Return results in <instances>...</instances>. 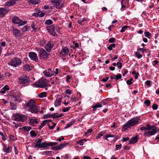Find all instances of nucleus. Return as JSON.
<instances>
[{"label":"nucleus","mask_w":159,"mask_h":159,"mask_svg":"<svg viewBox=\"0 0 159 159\" xmlns=\"http://www.w3.org/2000/svg\"><path fill=\"white\" fill-rule=\"evenodd\" d=\"M140 129L146 132L143 134L144 136L149 137L156 134L157 129L155 125L152 126L147 124L145 126L141 127Z\"/></svg>","instance_id":"1"},{"label":"nucleus","mask_w":159,"mask_h":159,"mask_svg":"<svg viewBox=\"0 0 159 159\" xmlns=\"http://www.w3.org/2000/svg\"><path fill=\"white\" fill-rule=\"evenodd\" d=\"M23 107L25 110H28L32 113H38V107L35 105V100L33 99L30 100Z\"/></svg>","instance_id":"2"},{"label":"nucleus","mask_w":159,"mask_h":159,"mask_svg":"<svg viewBox=\"0 0 159 159\" xmlns=\"http://www.w3.org/2000/svg\"><path fill=\"white\" fill-rule=\"evenodd\" d=\"M140 119L139 117L133 118L128 121L123 126L125 130L138 124Z\"/></svg>","instance_id":"3"},{"label":"nucleus","mask_w":159,"mask_h":159,"mask_svg":"<svg viewBox=\"0 0 159 159\" xmlns=\"http://www.w3.org/2000/svg\"><path fill=\"white\" fill-rule=\"evenodd\" d=\"M34 85L36 87L40 88H45V90H47V88L49 86H51L50 85H49L48 81L47 79L44 78H42L39 80L38 82H35L34 83Z\"/></svg>","instance_id":"4"},{"label":"nucleus","mask_w":159,"mask_h":159,"mask_svg":"<svg viewBox=\"0 0 159 159\" xmlns=\"http://www.w3.org/2000/svg\"><path fill=\"white\" fill-rule=\"evenodd\" d=\"M22 63V61L20 58L14 57L8 63V65L13 67H16L20 65Z\"/></svg>","instance_id":"5"},{"label":"nucleus","mask_w":159,"mask_h":159,"mask_svg":"<svg viewBox=\"0 0 159 159\" xmlns=\"http://www.w3.org/2000/svg\"><path fill=\"white\" fill-rule=\"evenodd\" d=\"M30 78L27 76L22 75L19 79L18 81L19 84L24 86H26L29 85L30 83Z\"/></svg>","instance_id":"6"},{"label":"nucleus","mask_w":159,"mask_h":159,"mask_svg":"<svg viewBox=\"0 0 159 159\" xmlns=\"http://www.w3.org/2000/svg\"><path fill=\"white\" fill-rule=\"evenodd\" d=\"M39 58L40 59H48L49 58L50 54L43 48H41L39 54Z\"/></svg>","instance_id":"7"},{"label":"nucleus","mask_w":159,"mask_h":159,"mask_svg":"<svg viewBox=\"0 0 159 159\" xmlns=\"http://www.w3.org/2000/svg\"><path fill=\"white\" fill-rule=\"evenodd\" d=\"M50 2L54 7L57 9H61L64 7V2L61 0H53Z\"/></svg>","instance_id":"8"},{"label":"nucleus","mask_w":159,"mask_h":159,"mask_svg":"<svg viewBox=\"0 0 159 159\" xmlns=\"http://www.w3.org/2000/svg\"><path fill=\"white\" fill-rule=\"evenodd\" d=\"M12 21L15 24H19L18 25L19 26L26 24L27 23L26 21H23L16 16H14L12 17Z\"/></svg>","instance_id":"9"},{"label":"nucleus","mask_w":159,"mask_h":159,"mask_svg":"<svg viewBox=\"0 0 159 159\" xmlns=\"http://www.w3.org/2000/svg\"><path fill=\"white\" fill-rule=\"evenodd\" d=\"M14 116L15 117L14 120L16 121L23 122L26 120L25 116L20 114H15Z\"/></svg>","instance_id":"10"},{"label":"nucleus","mask_w":159,"mask_h":159,"mask_svg":"<svg viewBox=\"0 0 159 159\" xmlns=\"http://www.w3.org/2000/svg\"><path fill=\"white\" fill-rule=\"evenodd\" d=\"M54 45V44L53 41H49L44 47L46 51L49 52H50Z\"/></svg>","instance_id":"11"},{"label":"nucleus","mask_w":159,"mask_h":159,"mask_svg":"<svg viewBox=\"0 0 159 159\" xmlns=\"http://www.w3.org/2000/svg\"><path fill=\"white\" fill-rule=\"evenodd\" d=\"M28 56L31 60H33L36 62H38L39 61V59L37 57V55L35 52H29Z\"/></svg>","instance_id":"12"},{"label":"nucleus","mask_w":159,"mask_h":159,"mask_svg":"<svg viewBox=\"0 0 159 159\" xmlns=\"http://www.w3.org/2000/svg\"><path fill=\"white\" fill-rule=\"evenodd\" d=\"M44 75L48 77H50L54 75L53 70H52L51 69H46L43 72Z\"/></svg>","instance_id":"13"},{"label":"nucleus","mask_w":159,"mask_h":159,"mask_svg":"<svg viewBox=\"0 0 159 159\" xmlns=\"http://www.w3.org/2000/svg\"><path fill=\"white\" fill-rule=\"evenodd\" d=\"M55 27L53 25L50 26L49 28L47 29L48 31L52 35L55 36L57 35L55 31Z\"/></svg>","instance_id":"14"},{"label":"nucleus","mask_w":159,"mask_h":159,"mask_svg":"<svg viewBox=\"0 0 159 159\" xmlns=\"http://www.w3.org/2000/svg\"><path fill=\"white\" fill-rule=\"evenodd\" d=\"M10 11L9 9H6V8H0V17H3L5 16L6 13Z\"/></svg>","instance_id":"15"},{"label":"nucleus","mask_w":159,"mask_h":159,"mask_svg":"<svg viewBox=\"0 0 159 159\" xmlns=\"http://www.w3.org/2000/svg\"><path fill=\"white\" fill-rule=\"evenodd\" d=\"M69 52V50L68 48L66 47H64L62 49L60 55L61 56L63 57L65 55L67 54Z\"/></svg>","instance_id":"16"},{"label":"nucleus","mask_w":159,"mask_h":159,"mask_svg":"<svg viewBox=\"0 0 159 159\" xmlns=\"http://www.w3.org/2000/svg\"><path fill=\"white\" fill-rule=\"evenodd\" d=\"M17 0H10L6 2L5 4V6L10 7L14 5L16 2Z\"/></svg>","instance_id":"17"},{"label":"nucleus","mask_w":159,"mask_h":159,"mask_svg":"<svg viewBox=\"0 0 159 159\" xmlns=\"http://www.w3.org/2000/svg\"><path fill=\"white\" fill-rule=\"evenodd\" d=\"M21 94L19 92L16 93L14 95V97L15 98V101L20 102V100L21 98Z\"/></svg>","instance_id":"18"},{"label":"nucleus","mask_w":159,"mask_h":159,"mask_svg":"<svg viewBox=\"0 0 159 159\" xmlns=\"http://www.w3.org/2000/svg\"><path fill=\"white\" fill-rule=\"evenodd\" d=\"M13 34L15 37L19 36L20 34V31L17 29H13Z\"/></svg>","instance_id":"19"},{"label":"nucleus","mask_w":159,"mask_h":159,"mask_svg":"<svg viewBox=\"0 0 159 159\" xmlns=\"http://www.w3.org/2000/svg\"><path fill=\"white\" fill-rule=\"evenodd\" d=\"M31 67H32L30 66L29 65L25 64L23 66V70L25 71H29L31 70Z\"/></svg>","instance_id":"20"},{"label":"nucleus","mask_w":159,"mask_h":159,"mask_svg":"<svg viewBox=\"0 0 159 159\" xmlns=\"http://www.w3.org/2000/svg\"><path fill=\"white\" fill-rule=\"evenodd\" d=\"M40 0H28L27 2L33 5H36L39 3Z\"/></svg>","instance_id":"21"},{"label":"nucleus","mask_w":159,"mask_h":159,"mask_svg":"<svg viewBox=\"0 0 159 159\" xmlns=\"http://www.w3.org/2000/svg\"><path fill=\"white\" fill-rule=\"evenodd\" d=\"M138 135H136L131 139L129 141V144L134 143L137 142Z\"/></svg>","instance_id":"22"},{"label":"nucleus","mask_w":159,"mask_h":159,"mask_svg":"<svg viewBox=\"0 0 159 159\" xmlns=\"http://www.w3.org/2000/svg\"><path fill=\"white\" fill-rule=\"evenodd\" d=\"M38 122L36 119H32L30 120V124L31 125H34L35 124H38Z\"/></svg>","instance_id":"23"},{"label":"nucleus","mask_w":159,"mask_h":159,"mask_svg":"<svg viewBox=\"0 0 159 159\" xmlns=\"http://www.w3.org/2000/svg\"><path fill=\"white\" fill-rule=\"evenodd\" d=\"M75 122V119H73L70 122L67 124V125L65 127V129H67L70 127Z\"/></svg>","instance_id":"24"},{"label":"nucleus","mask_w":159,"mask_h":159,"mask_svg":"<svg viewBox=\"0 0 159 159\" xmlns=\"http://www.w3.org/2000/svg\"><path fill=\"white\" fill-rule=\"evenodd\" d=\"M86 141V139H83L78 141L76 142V143L78 144H79L81 145H83L84 143Z\"/></svg>","instance_id":"25"},{"label":"nucleus","mask_w":159,"mask_h":159,"mask_svg":"<svg viewBox=\"0 0 159 159\" xmlns=\"http://www.w3.org/2000/svg\"><path fill=\"white\" fill-rule=\"evenodd\" d=\"M32 147L34 148H42V145L41 143H34L32 145Z\"/></svg>","instance_id":"26"},{"label":"nucleus","mask_w":159,"mask_h":159,"mask_svg":"<svg viewBox=\"0 0 159 159\" xmlns=\"http://www.w3.org/2000/svg\"><path fill=\"white\" fill-rule=\"evenodd\" d=\"M67 145V143H65L58 145H57V147L58 148V150H60L61 149L65 147V146H66Z\"/></svg>","instance_id":"27"},{"label":"nucleus","mask_w":159,"mask_h":159,"mask_svg":"<svg viewBox=\"0 0 159 159\" xmlns=\"http://www.w3.org/2000/svg\"><path fill=\"white\" fill-rule=\"evenodd\" d=\"M102 105L99 102H97L95 105H94L92 107L93 109H96L98 108L101 107Z\"/></svg>","instance_id":"28"},{"label":"nucleus","mask_w":159,"mask_h":159,"mask_svg":"<svg viewBox=\"0 0 159 159\" xmlns=\"http://www.w3.org/2000/svg\"><path fill=\"white\" fill-rule=\"evenodd\" d=\"M9 141L11 142H12L16 139V137L13 135H10L9 136Z\"/></svg>","instance_id":"29"},{"label":"nucleus","mask_w":159,"mask_h":159,"mask_svg":"<svg viewBox=\"0 0 159 159\" xmlns=\"http://www.w3.org/2000/svg\"><path fill=\"white\" fill-rule=\"evenodd\" d=\"M42 148H45L49 146L48 143L44 142L41 143Z\"/></svg>","instance_id":"30"},{"label":"nucleus","mask_w":159,"mask_h":159,"mask_svg":"<svg viewBox=\"0 0 159 159\" xmlns=\"http://www.w3.org/2000/svg\"><path fill=\"white\" fill-rule=\"evenodd\" d=\"M46 93L45 92H43L41 93L39 95V98H43L46 97Z\"/></svg>","instance_id":"31"},{"label":"nucleus","mask_w":159,"mask_h":159,"mask_svg":"<svg viewBox=\"0 0 159 159\" xmlns=\"http://www.w3.org/2000/svg\"><path fill=\"white\" fill-rule=\"evenodd\" d=\"M53 23V21L50 19H49L46 20L45 24L48 25H51Z\"/></svg>","instance_id":"32"},{"label":"nucleus","mask_w":159,"mask_h":159,"mask_svg":"<svg viewBox=\"0 0 159 159\" xmlns=\"http://www.w3.org/2000/svg\"><path fill=\"white\" fill-rule=\"evenodd\" d=\"M22 128L25 132H27L31 129V127L24 126Z\"/></svg>","instance_id":"33"},{"label":"nucleus","mask_w":159,"mask_h":159,"mask_svg":"<svg viewBox=\"0 0 159 159\" xmlns=\"http://www.w3.org/2000/svg\"><path fill=\"white\" fill-rule=\"evenodd\" d=\"M30 136L32 137H34L37 135V134L33 130H31L30 132Z\"/></svg>","instance_id":"34"},{"label":"nucleus","mask_w":159,"mask_h":159,"mask_svg":"<svg viewBox=\"0 0 159 159\" xmlns=\"http://www.w3.org/2000/svg\"><path fill=\"white\" fill-rule=\"evenodd\" d=\"M31 27L35 32H36L37 30H38V29L37 28H35V25L34 22H32V23L31 24Z\"/></svg>","instance_id":"35"},{"label":"nucleus","mask_w":159,"mask_h":159,"mask_svg":"<svg viewBox=\"0 0 159 159\" xmlns=\"http://www.w3.org/2000/svg\"><path fill=\"white\" fill-rule=\"evenodd\" d=\"M115 47L116 45L115 44H111L107 47V49L110 50H111L112 49V48H115Z\"/></svg>","instance_id":"36"},{"label":"nucleus","mask_w":159,"mask_h":159,"mask_svg":"<svg viewBox=\"0 0 159 159\" xmlns=\"http://www.w3.org/2000/svg\"><path fill=\"white\" fill-rule=\"evenodd\" d=\"M135 55L138 58L140 59L142 57V55L140 54V52H137L135 53Z\"/></svg>","instance_id":"37"},{"label":"nucleus","mask_w":159,"mask_h":159,"mask_svg":"<svg viewBox=\"0 0 159 159\" xmlns=\"http://www.w3.org/2000/svg\"><path fill=\"white\" fill-rule=\"evenodd\" d=\"M29 28V27L26 25H25L22 28V31L23 32L27 31Z\"/></svg>","instance_id":"38"},{"label":"nucleus","mask_w":159,"mask_h":159,"mask_svg":"<svg viewBox=\"0 0 159 159\" xmlns=\"http://www.w3.org/2000/svg\"><path fill=\"white\" fill-rule=\"evenodd\" d=\"M62 99L61 97H60L59 98H58L56 100V102L57 103H58V106L60 105H61V101Z\"/></svg>","instance_id":"39"},{"label":"nucleus","mask_w":159,"mask_h":159,"mask_svg":"<svg viewBox=\"0 0 159 159\" xmlns=\"http://www.w3.org/2000/svg\"><path fill=\"white\" fill-rule=\"evenodd\" d=\"M53 115H51V114L49 113H48L47 114H46V115H44L43 116V118L44 119H46V118H49L50 117H53Z\"/></svg>","instance_id":"40"},{"label":"nucleus","mask_w":159,"mask_h":159,"mask_svg":"<svg viewBox=\"0 0 159 159\" xmlns=\"http://www.w3.org/2000/svg\"><path fill=\"white\" fill-rule=\"evenodd\" d=\"M41 12V11L40 10H38V12L33 13L32 15L33 16H35L37 17L39 16V14Z\"/></svg>","instance_id":"41"},{"label":"nucleus","mask_w":159,"mask_h":159,"mask_svg":"<svg viewBox=\"0 0 159 159\" xmlns=\"http://www.w3.org/2000/svg\"><path fill=\"white\" fill-rule=\"evenodd\" d=\"M10 105L11 106V109L12 110H15L16 109V106L15 104L12 102H10Z\"/></svg>","instance_id":"42"},{"label":"nucleus","mask_w":159,"mask_h":159,"mask_svg":"<svg viewBox=\"0 0 159 159\" xmlns=\"http://www.w3.org/2000/svg\"><path fill=\"white\" fill-rule=\"evenodd\" d=\"M87 20V19L86 18H84L83 20H81V21L78 20V22L80 25H83L84 23V21H86Z\"/></svg>","instance_id":"43"},{"label":"nucleus","mask_w":159,"mask_h":159,"mask_svg":"<svg viewBox=\"0 0 159 159\" xmlns=\"http://www.w3.org/2000/svg\"><path fill=\"white\" fill-rule=\"evenodd\" d=\"M128 27V26L127 25H125L123 26L122 27L121 30H120V32L123 33L125 32V30H127Z\"/></svg>","instance_id":"44"},{"label":"nucleus","mask_w":159,"mask_h":159,"mask_svg":"<svg viewBox=\"0 0 159 159\" xmlns=\"http://www.w3.org/2000/svg\"><path fill=\"white\" fill-rule=\"evenodd\" d=\"M103 135V132H101L97 134V136H96V139L99 138L101 136H102Z\"/></svg>","instance_id":"45"},{"label":"nucleus","mask_w":159,"mask_h":159,"mask_svg":"<svg viewBox=\"0 0 159 159\" xmlns=\"http://www.w3.org/2000/svg\"><path fill=\"white\" fill-rule=\"evenodd\" d=\"M121 78V75L120 74H118L115 76V78L116 80H118L120 79Z\"/></svg>","instance_id":"46"},{"label":"nucleus","mask_w":159,"mask_h":159,"mask_svg":"<svg viewBox=\"0 0 159 159\" xmlns=\"http://www.w3.org/2000/svg\"><path fill=\"white\" fill-rule=\"evenodd\" d=\"M12 147L11 146H8L7 148L6 153H10L11 152Z\"/></svg>","instance_id":"47"},{"label":"nucleus","mask_w":159,"mask_h":159,"mask_svg":"<svg viewBox=\"0 0 159 159\" xmlns=\"http://www.w3.org/2000/svg\"><path fill=\"white\" fill-rule=\"evenodd\" d=\"M58 143L57 142H49L48 143L49 146H53L57 145Z\"/></svg>","instance_id":"48"},{"label":"nucleus","mask_w":159,"mask_h":159,"mask_svg":"<svg viewBox=\"0 0 159 159\" xmlns=\"http://www.w3.org/2000/svg\"><path fill=\"white\" fill-rule=\"evenodd\" d=\"M116 65H118L117 67L119 69H121L122 67V64L121 62H118L116 63Z\"/></svg>","instance_id":"49"},{"label":"nucleus","mask_w":159,"mask_h":159,"mask_svg":"<svg viewBox=\"0 0 159 159\" xmlns=\"http://www.w3.org/2000/svg\"><path fill=\"white\" fill-rule=\"evenodd\" d=\"M71 107H65L62 109V111L64 112H66L68 111L70 108Z\"/></svg>","instance_id":"50"},{"label":"nucleus","mask_w":159,"mask_h":159,"mask_svg":"<svg viewBox=\"0 0 159 159\" xmlns=\"http://www.w3.org/2000/svg\"><path fill=\"white\" fill-rule=\"evenodd\" d=\"M151 33L148 32H144V36L148 38H150L149 36L151 35Z\"/></svg>","instance_id":"51"},{"label":"nucleus","mask_w":159,"mask_h":159,"mask_svg":"<svg viewBox=\"0 0 159 159\" xmlns=\"http://www.w3.org/2000/svg\"><path fill=\"white\" fill-rule=\"evenodd\" d=\"M150 102V101L149 100H145L144 102V103L147 106H149Z\"/></svg>","instance_id":"52"},{"label":"nucleus","mask_w":159,"mask_h":159,"mask_svg":"<svg viewBox=\"0 0 159 159\" xmlns=\"http://www.w3.org/2000/svg\"><path fill=\"white\" fill-rule=\"evenodd\" d=\"M116 39L114 38H111L109 39V42L110 43H113L115 41Z\"/></svg>","instance_id":"53"},{"label":"nucleus","mask_w":159,"mask_h":159,"mask_svg":"<svg viewBox=\"0 0 159 159\" xmlns=\"http://www.w3.org/2000/svg\"><path fill=\"white\" fill-rule=\"evenodd\" d=\"M71 77L69 75H67L66 76V81L67 83H69L70 82L69 80L71 79Z\"/></svg>","instance_id":"54"},{"label":"nucleus","mask_w":159,"mask_h":159,"mask_svg":"<svg viewBox=\"0 0 159 159\" xmlns=\"http://www.w3.org/2000/svg\"><path fill=\"white\" fill-rule=\"evenodd\" d=\"M116 149L117 150H118L122 148V144H120V145H116L115 146Z\"/></svg>","instance_id":"55"},{"label":"nucleus","mask_w":159,"mask_h":159,"mask_svg":"<svg viewBox=\"0 0 159 159\" xmlns=\"http://www.w3.org/2000/svg\"><path fill=\"white\" fill-rule=\"evenodd\" d=\"M65 92L66 94L69 95L71 94L72 93L71 91L69 89H66L65 90Z\"/></svg>","instance_id":"56"},{"label":"nucleus","mask_w":159,"mask_h":159,"mask_svg":"<svg viewBox=\"0 0 159 159\" xmlns=\"http://www.w3.org/2000/svg\"><path fill=\"white\" fill-rule=\"evenodd\" d=\"M121 8L120 10L121 11H124L125 10V7L126 6L125 5H124L123 4V2H121Z\"/></svg>","instance_id":"57"},{"label":"nucleus","mask_w":159,"mask_h":159,"mask_svg":"<svg viewBox=\"0 0 159 159\" xmlns=\"http://www.w3.org/2000/svg\"><path fill=\"white\" fill-rule=\"evenodd\" d=\"M146 50L143 49V48H139L137 49L138 51L141 52L142 53H144L146 51Z\"/></svg>","instance_id":"58"},{"label":"nucleus","mask_w":159,"mask_h":159,"mask_svg":"<svg viewBox=\"0 0 159 159\" xmlns=\"http://www.w3.org/2000/svg\"><path fill=\"white\" fill-rule=\"evenodd\" d=\"M52 151H44L43 152V154L49 155L50 154V153Z\"/></svg>","instance_id":"59"},{"label":"nucleus","mask_w":159,"mask_h":159,"mask_svg":"<svg viewBox=\"0 0 159 159\" xmlns=\"http://www.w3.org/2000/svg\"><path fill=\"white\" fill-rule=\"evenodd\" d=\"M157 108H158V106L156 104H154L152 106V108L154 110H156L157 109Z\"/></svg>","instance_id":"60"},{"label":"nucleus","mask_w":159,"mask_h":159,"mask_svg":"<svg viewBox=\"0 0 159 159\" xmlns=\"http://www.w3.org/2000/svg\"><path fill=\"white\" fill-rule=\"evenodd\" d=\"M129 138L128 137L123 138L122 139V142H124L126 141H127L129 140Z\"/></svg>","instance_id":"61"},{"label":"nucleus","mask_w":159,"mask_h":159,"mask_svg":"<svg viewBox=\"0 0 159 159\" xmlns=\"http://www.w3.org/2000/svg\"><path fill=\"white\" fill-rule=\"evenodd\" d=\"M5 76L7 77H10L11 76V74L8 72H7L5 73Z\"/></svg>","instance_id":"62"},{"label":"nucleus","mask_w":159,"mask_h":159,"mask_svg":"<svg viewBox=\"0 0 159 159\" xmlns=\"http://www.w3.org/2000/svg\"><path fill=\"white\" fill-rule=\"evenodd\" d=\"M92 131V130L91 129H89L85 133L86 134H89L91 133Z\"/></svg>","instance_id":"63"},{"label":"nucleus","mask_w":159,"mask_h":159,"mask_svg":"<svg viewBox=\"0 0 159 159\" xmlns=\"http://www.w3.org/2000/svg\"><path fill=\"white\" fill-rule=\"evenodd\" d=\"M151 81L150 80H147L146 82V83L148 87H150L151 86Z\"/></svg>","instance_id":"64"}]
</instances>
